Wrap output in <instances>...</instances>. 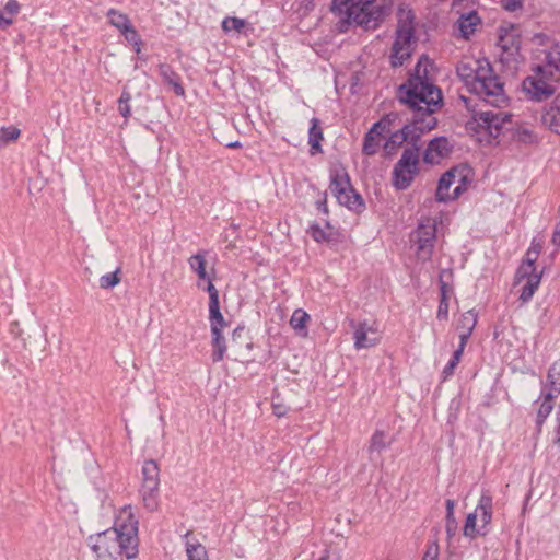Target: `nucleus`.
I'll return each instance as SVG.
<instances>
[{
  "mask_svg": "<svg viewBox=\"0 0 560 560\" xmlns=\"http://www.w3.org/2000/svg\"><path fill=\"white\" fill-rule=\"evenodd\" d=\"M456 72L467 90L482 102L497 108L508 104L504 84L487 59H463L458 62ZM460 100L467 109L474 112L467 128L476 132L479 141L491 142L492 139H497L504 125L510 122L511 115L501 109L477 112L471 108V98L462 95Z\"/></svg>",
  "mask_w": 560,
  "mask_h": 560,
  "instance_id": "f257e3e1",
  "label": "nucleus"
},
{
  "mask_svg": "<svg viewBox=\"0 0 560 560\" xmlns=\"http://www.w3.org/2000/svg\"><path fill=\"white\" fill-rule=\"evenodd\" d=\"M96 560H128L138 555V520L131 506L122 508L114 526L90 537Z\"/></svg>",
  "mask_w": 560,
  "mask_h": 560,
  "instance_id": "f03ea898",
  "label": "nucleus"
},
{
  "mask_svg": "<svg viewBox=\"0 0 560 560\" xmlns=\"http://www.w3.org/2000/svg\"><path fill=\"white\" fill-rule=\"evenodd\" d=\"M430 59L422 56L408 81L400 86L399 98L409 108L421 109L434 115L442 106L441 90L432 82Z\"/></svg>",
  "mask_w": 560,
  "mask_h": 560,
  "instance_id": "7ed1b4c3",
  "label": "nucleus"
},
{
  "mask_svg": "<svg viewBox=\"0 0 560 560\" xmlns=\"http://www.w3.org/2000/svg\"><path fill=\"white\" fill-rule=\"evenodd\" d=\"M332 7L339 12V28L342 32L348 25L375 30L389 10L386 0H334Z\"/></svg>",
  "mask_w": 560,
  "mask_h": 560,
  "instance_id": "20e7f679",
  "label": "nucleus"
},
{
  "mask_svg": "<svg viewBox=\"0 0 560 560\" xmlns=\"http://www.w3.org/2000/svg\"><path fill=\"white\" fill-rule=\"evenodd\" d=\"M415 31L416 15L408 5L401 4L397 12V28L389 56L393 67L402 66L411 57L417 46Z\"/></svg>",
  "mask_w": 560,
  "mask_h": 560,
  "instance_id": "39448f33",
  "label": "nucleus"
},
{
  "mask_svg": "<svg viewBox=\"0 0 560 560\" xmlns=\"http://www.w3.org/2000/svg\"><path fill=\"white\" fill-rule=\"evenodd\" d=\"M410 109L413 112L412 122L390 133L385 143L386 150L397 149L404 142H409L413 145L412 148H415L417 147V141L424 132L435 128L438 120L434 115L417 108Z\"/></svg>",
  "mask_w": 560,
  "mask_h": 560,
  "instance_id": "423d86ee",
  "label": "nucleus"
},
{
  "mask_svg": "<svg viewBox=\"0 0 560 560\" xmlns=\"http://www.w3.org/2000/svg\"><path fill=\"white\" fill-rule=\"evenodd\" d=\"M160 468L155 460H145L141 469L140 497L143 508L154 512L159 508Z\"/></svg>",
  "mask_w": 560,
  "mask_h": 560,
  "instance_id": "0eeeda50",
  "label": "nucleus"
},
{
  "mask_svg": "<svg viewBox=\"0 0 560 560\" xmlns=\"http://www.w3.org/2000/svg\"><path fill=\"white\" fill-rule=\"evenodd\" d=\"M493 500L489 491H482L474 513L467 515L464 535L475 538L478 535H486L487 527L492 520Z\"/></svg>",
  "mask_w": 560,
  "mask_h": 560,
  "instance_id": "6e6552de",
  "label": "nucleus"
},
{
  "mask_svg": "<svg viewBox=\"0 0 560 560\" xmlns=\"http://www.w3.org/2000/svg\"><path fill=\"white\" fill-rule=\"evenodd\" d=\"M419 148H407L393 171V183L397 189L410 186L419 168Z\"/></svg>",
  "mask_w": 560,
  "mask_h": 560,
  "instance_id": "1a4fd4ad",
  "label": "nucleus"
},
{
  "mask_svg": "<svg viewBox=\"0 0 560 560\" xmlns=\"http://www.w3.org/2000/svg\"><path fill=\"white\" fill-rule=\"evenodd\" d=\"M436 236V224L432 219H424L415 231L412 241L415 242L416 255L419 260L428 261L433 253Z\"/></svg>",
  "mask_w": 560,
  "mask_h": 560,
  "instance_id": "9d476101",
  "label": "nucleus"
},
{
  "mask_svg": "<svg viewBox=\"0 0 560 560\" xmlns=\"http://www.w3.org/2000/svg\"><path fill=\"white\" fill-rule=\"evenodd\" d=\"M466 177L458 170L452 168L443 174L439 180L435 194L436 200L445 202L455 199L462 194V191L466 190Z\"/></svg>",
  "mask_w": 560,
  "mask_h": 560,
  "instance_id": "9b49d317",
  "label": "nucleus"
},
{
  "mask_svg": "<svg viewBox=\"0 0 560 560\" xmlns=\"http://www.w3.org/2000/svg\"><path fill=\"white\" fill-rule=\"evenodd\" d=\"M553 81L538 71L535 66L533 74L523 81L524 93L534 101H544L555 93Z\"/></svg>",
  "mask_w": 560,
  "mask_h": 560,
  "instance_id": "f8f14e48",
  "label": "nucleus"
},
{
  "mask_svg": "<svg viewBox=\"0 0 560 560\" xmlns=\"http://www.w3.org/2000/svg\"><path fill=\"white\" fill-rule=\"evenodd\" d=\"M329 189L337 198L338 202L347 208L353 209L361 205V198L352 189L349 176L346 172H337L331 177Z\"/></svg>",
  "mask_w": 560,
  "mask_h": 560,
  "instance_id": "ddd939ff",
  "label": "nucleus"
},
{
  "mask_svg": "<svg viewBox=\"0 0 560 560\" xmlns=\"http://www.w3.org/2000/svg\"><path fill=\"white\" fill-rule=\"evenodd\" d=\"M538 71L551 81H560V44L539 50L536 55Z\"/></svg>",
  "mask_w": 560,
  "mask_h": 560,
  "instance_id": "4468645a",
  "label": "nucleus"
},
{
  "mask_svg": "<svg viewBox=\"0 0 560 560\" xmlns=\"http://www.w3.org/2000/svg\"><path fill=\"white\" fill-rule=\"evenodd\" d=\"M397 118L396 114H388L380 121L375 122L364 137L362 151L366 155H373L377 152L382 138L390 132V125Z\"/></svg>",
  "mask_w": 560,
  "mask_h": 560,
  "instance_id": "2eb2a0df",
  "label": "nucleus"
},
{
  "mask_svg": "<svg viewBox=\"0 0 560 560\" xmlns=\"http://www.w3.org/2000/svg\"><path fill=\"white\" fill-rule=\"evenodd\" d=\"M542 272H536V268L532 264L523 261L520 266L516 278L518 281L525 280V284L522 288L520 299L523 302L529 301L535 291L538 289L541 281Z\"/></svg>",
  "mask_w": 560,
  "mask_h": 560,
  "instance_id": "dca6fc26",
  "label": "nucleus"
},
{
  "mask_svg": "<svg viewBox=\"0 0 560 560\" xmlns=\"http://www.w3.org/2000/svg\"><path fill=\"white\" fill-rule=\"evenodd\" d=\"M498 45L502 49L506 61L516 60L520 51L521 39L518 28L510 24L509 26H501L499 28V40Z\"/></svg>",
  "mask_w": 560,
  "mask_h": 560,
  "instance_id": "f3484780",
  "label": "nucleus"
},
{
  "mask_svg": "<svg viewBox=\"0 0 560 560\" xmlns=\"http://www.w3.org/2000/svg\"><path fill=\"white\" fill-rule=\"evenodd\" d=\"M353 339L354 348L360 350L376 346L380 342L381 336L376 327L363 322L354 326Z\"/></svg>",
  "mask_w": 560,
  "mask_h": 560,
  "instance_id": "a211bd4d",
  "label": "nucleus"
},
{
  "mask_svg": "<svg viewBox=\"0 0 560 560\" xmlns=\"http://www.w3.org/2000/svg\"><path fill=\"white\" fill-rule=\"evenodd\" d=\"M456 14L458 15L455 24L457 36L469 39L481 25V19L475 10L458 12Z\"/></svg>",
  "mask_w": 560,
  "mask_h": 560,
  "instance_id": "6ab92c4d",
  "label": "nucleus"
},
{
  "mask_svg": "<svg viewBox=\"0 0 560 560\" xmlns=\"http://www.w3.org/2000/svg\"><path fill=\"white\" fill-rule=\"evenodd\" d=\"M450 153L448 140L444 137L434 138L428 144L423 160L428 164H438Z\"/></svg>",
  "mask_w": 560,
  "mask_h": 560,
  "instance_id": "aec40b11",
  "label": "nucleus"
},
{
  "mask_svg": "<svg viewBox=\"0 0 560 560\" xmlns=\"http://www.w3.org/2000/svg\"><path fill=\"white\" fill-rule=\"evenodd\" d=\"M541 122L551 131L560 135V93L552 100L542 114Z\"/></svg>",
  "mask_w": 560,
  "mask_h": 560,
  "instance_id": "412c9836",
  "label": "nucleus"
},
{
  "mask_svg": "<svg viewBox=\"0 0 560 560\" xmlns=\"http://www.w3.org/2000/svg\"><path fill=\"white\" fill-rule=\"evenodd\" d=\"M311 322V316L302 308L293 312L290 318V326L299 337L306 338L308 335L307 325Z\"/></svg>",
  "mask_w": 560,
  "mask_h": 560,
  "instance_id": "4be33fe9",
  "label": "nucleus"
},
{
  "mask_svg": "<svg viewBox=\"0 0 560 560\" xmlns=\"http://www.w3.org/2000/svg\"><path fill=\"white\" fill-rule=\"evenodd\" d=\"M190 533L185 535L186 537V555L188 560H209L208 551L206 547L195 538H189Z\"/></svg>",
  "mask_w": 560,
  "mask_h": 560,
  "instance_id": "5701e85b",
  "label": "nucleus"
},
{
  "mask_svg": "<svg viewBox=\"0 0 560 560\" xmlns=\"http://www.w3.org/2000/svg\"><path fill=\"white\" fill-rule=\"evenodd\" d=\"M560 372L553 364L547 373L546 384L544 386L542 394H546L549 398H556L560 394Z\"/></svg>",
  "mask_w": 560,
  "mask_h": 560,
  "instance_id": "b1692460",
  "label": "nucleus"
},
{
  "mask_svg": "<svg viewBox=\"0 0 560 560\" xmlns=\"http://www.w3.org/2000/svg\"><path fill=\"white\" fill-rule=\"evenodd\" d=\"M160 74L163 78V80L173 88L174 93L176 95L183 96L185 94V90L180 84L179 75L176 72H174L170 66L161 65Z\"/></svg>",
  "mask_w": 560,
  "mask_h": 560,
  "instance_id": "393cba45",
  "label": "nucleus"
},
{
  "mask_svg": "<svg viewBox=\"0 0 560 560\" xmlns=\"http://www.w3.org/2000/svg\"><path fill=\"white\" fill-rule=\"evenodd\" d=\"M323 140V130L319 126L317 118H312L308 131V144L311 145L312 154L320 151V141Z\"/></svg>",
  "mask_w": 560,
  "mask_h": 560,
  "instance_id": "a878e982",
  "label": "nucleus"
},
{
  "mask_svg": "<svg viewBox=\"0 0 560 560\" xmlns=\"http://www.w3.org/2000/svg\"><path fill=\"white\" fill-rule=\"evenodd\" d=\"M211 336H212L211 343L213 347L212 360L214 362H220L223 360L224 354L226 352L225 339L222 336V331H211Z\"/></svg>",
  "mask_w": 560,
  "mask_h": 560,
  "instance_id": "bb28decb",
  "label": "nucleus"
},
{
  "mask_svg": "<svg viewBox=\"0 0 560 560\" xmlns=\"http://www.w3.org/2000/svg\"><path fill=\"white\" fill-rule=\"evenodd\" d=\"M389 442L387 441V435L384 431L377 430L373 433L370 445L369 453L372 456L373 454H381L387 446H389Z\"/></svg>",
  "mask_w": 560,
  "mask_h": 560,
  "instance_id": "cd10ccee",
  "label": "nucleus"
},
{
  "mask_svg": "<svg viewBox=\"0 0 560 560\" xmlns=\"http://www.w3.org/2000/svg\"><path fill=\"white\" fill-rule=\"evenodd\" d=\"M209 319L211 331H222V328L226 325L220 312V305L215 303H209Z\"/></svg>",
  "mask_w": 560,
  "mask_h": 560,
  "instance_id": "c85d7f7f",
  "label": "nucleus"
},
{
  "mask_svg": "<svg viewBox=\"0 0 560 560\" xmlns=\"http://www.w3.org/2000/svg\"><path fill=\"white\" fill-rule=\"evenodd\" d=\"M188 264H189L190 268L197 273V276L200 280H206V279L210 278L206 271L205 255H202L200 253L192 255L188 259Z\"/></svg>",
  "mask_w": 560,
  "mask_h": 560,
  "instance_id": "c756f323",
  "label": "nucleus"
},
{
  "mask_svg": "<svg viewBox=\"0 0 560 560\" xmlns=\"http://www.w3.org/2000/svg\"><path fill=\"white\" fill-rule=\"evenodd\" d=\"M107 16L109 19V23L120 32L126 31L127 27L131 25L129 18L115 9H110Z\"/></svg>",
  "mask_w": 560,
  "mask_h": 560,
  "instance_id": "7c9ffc66",
  "label": "nucleus"
},
{
  "mask_svg": "<svg viewBox=\"0 0 560 560\" xmlns=\"http://www.w3.org/2000/svg\"><path fill=\"white\" fill-rule=\"evenodd\" d=\"M476 324L477 314L472 310L467 311L460 316L457 323V330L472 332Z\"/></svg>",
  "mask_w": 560,
  "mask_h": 560,
  "instance_id": "2f4dec72",
  "label": "nucleus"
},
{
  "mask_svg": "<svg viewBox=\"0 0 560 560\" xmlns=\"http://www.w3.org/2000/svg\"><path fill=\"white\" fill-rule=\"evenodd\" d=\"M542 401L538 408V411H537V424L538 425H541L542 422L547 419V417L550 415V412L552 411L553 409V404H552V399L553 398H549L546 394H542Z\"/></svg>",
  "mask_w": 560,
  "mask_h": 560,
  "instance_id": "473e14b6",
  "label": "nucleus"
},
{
  "mask_svg": "<svg viewBox=\"0 0 560 560\" xmlns=\"http://www.w3.org/2000/svg\"><path fill=\"white\" fill-rule=\"evenodd\" d=\"M120 269L117 268L114 272L104 275L100 278V287L102 289H110L120 282Z\"/></svg>",
  "mask_w": 560,
  "mask_h": 560,
  "instance_id": "72a5a7b5",
  "label": "nucleus"
},
{
  "mask_svg": "<svg viewBox=\"0 0 560 560\" xmlns=\"http://www.w3.org/2000/svg\"><path fill=\"white\" fill-rule=\"evenodd\" d=\"M21 130L15 126L2 127L0 129V141L12 142L20 138Z\"/></svg>",
  "mask_w": 560,
  "mask_h": 560,
  "instance_id": "f704fd0d",
  "label": "nucleus"
},
{
  "mask_svg": "<svg viewBox=\"0 0 560 560\" xmlns=\"http://www.w3.org/2000/svg\"><path fill=\"white\" fill-rule=\"evenodd\" d=\"M128 43H130L137 52L141 50V38L137 31L130 25L126 31L121 32Z\"/></svg>",
  "mask_w": 560,
  "mask_h": 560,
  "instance_id": "c9c22d12",
  "label": "nucleus"
},
{
  "mask_svg": "<svg viewBox=\"0 0 560 560\" xmlns=\"http://www.w3.org/2000/svg\"><path fill=\"white\" fill-rule=\"evenodd\" d=\"M245 26V21L238 18H226L222 22V28L225 32L236 31L241 32Z\"/></svg>",
  "mask_w": 560,
  "mask_h": 560,
  "instance_id": "e433bc0d",
  "label": "nucleus"
},
{
  "mask_svg": "<svg viewBox=\"0 0 560 560\" xmlns=\"http://www.w3.org/2000/svg\"><path fill=\"white\" fill-rule=\"evenodd\" d=\"M308 233L316 242H323L327 240L325 231L317 223H312L310 225Z\"/></svg>",
  "mask_w": 560,
  "mask_h": 560,
  "instance_id": "4c0bfd02",
  "label": "nucleus"
},
{
  "mask_svg": "<svg viewBox=\"0 0 560 560\" xmlns=\"http://www.w3.org/2000/svg\"><path fill=\"white\" fill-rule=\"evenodd\" d=\"M469 3H474V0H453L452 9L455 13L468 11Z\"/></svg>",
  "mask_w": 560,
  "mask_h": 560,
  "instance_id": "58836bf2",
  "label": "nucleus"
},
{
  "mask_svg": "<svg viewBox=\"0 0 560 560\" xmlns=\"http://www.w3.org/2000/svg\"><path fill=\"white\" fill-rule=\"evenodd\" d=\"M501 3L506 11L514 12L522 8L523 0H501Z\"/></svg>",
  "mask_w": 560,
  "mask_h": 560,
  "instance_id": "ea45409f",
  "label": "nucleus"
},
{
  "mask_svg": "<svg viewBox=\"0 0 560 560\" xmlns=\"http://www.w3.org/2000/svg\"><path fill=\"white\" fill-rule=\"evenodd\" d=\"M207 280H208V285H207L206 290L209 293V298H210V302L209 303L219 304V292L215 289V287L213 285V283L211 281V278H209Z\"/></svg>",
  "mask_w": 560,
  "mask_h": 560,
  "instance_id": "a19ab883",
  "label": "nucleus"
},
{
  "mask_svg": "<svg viewBox=\"0 0 560 560\" xmlns=\"http://www.w3.org/2000/svg\"><path fill=\"white\" fill-rule=\"evenodd\" d=\"M439 319H446L448 316V302L447 298L441 299L436 314Z\"/></svg>",
  "mask_w": 560,
  "mask_h": 560,
  "instance_id": "79ce46f5",
  "label": "nucleus"
},
{
  "mask_svg": "<svg viewBox=\"0 0 560 560\" xmlns=\"http://www.w3.org/2000/svg\"><path fill=\"white\" fill-rule=\"evenodd\" d=\"M446 533L448 537H453L457 530V522L454 515L446 516Z\"/></svg>",
  "mask_w": 560,
  "mask_h": 560,
  "instance_id": "37998d69",
  "label": "nucleus"
},
{
  "mask_svg": "<svg viewBox=\"0 0 560 560\" xmlns=\"http://www.w3.org/2000/svg\"><path fill=\"white\" fill-rule=\"evenodd\" d=\"M439 557V547L436 544H431L428 546L427 552L423 557V560H438Z\"/></svg>",
  "mask_w": 560,
  "mask_h": 560,
  "instance_id": "c03bdc74",
  "label": "nucleus"
},
{
  "mask_svg": "<svg viewBox=\"0 0 560 560\" xmlns=\"http://www.w3.org/2000/svg\"><path fill=\"white\" fill-rule=\"evenodd\" d=\"M4 11L10 15H15L20 11V4L16 0H9L4 7Z\"/></svg>",
  "mask_w": 560,
  "mask_h": 560,
  "instance_id": "a18cd8bd",
  "label": "nucleus"
},
{
  "mask_svg": "<svg viewBox=\"0 0 560 560\" xmlns=\"http://www.w3.org/2000/svg\"><path fill=\"white\" fill-rule=\"evenodd\" d=\"M118 110L127 120L131 115V109L129 103H118Z\"/></svg>",
  "mask_w": 560,
  "mask_h": 560,
  "instance_id": "49530a36",
  "label": "nucleus"
},
{
  "mask_svg": "<svg viewBox=\"0 0 560 560\" xmlns=\"http://www.w3.org/2000/svg\"><path fill=\"white\" fill-rule=\"evenodd\" d=\"M458 363L453 361V360H450V362L447 363V365L444 368L443 370V377L444 380L447 378L448 376H451L454 372V369L455 366L457 365Z\"/></svg>",
  "mask_w": 560,
  "mask_h": 560,
  "instance_id": "de8ad7c7",
  "label": "nucleus"
},
{
  "mask_svg": "<svg viewBox=\"0 0 560 560\" xmlns=\"http://www.w3.org/2000/svg\"><path fill=\"white\" fill-rule=\"evenodd\" d=\"M458 331H459V345H458V347H460L462 349H465L466 343H467L468 339L471 336V332L462 331V330H458Z\"/></svg>",
  "mask_w": 560,
  "mask_h": 560,
  "instance_id": "09e8293b",
  "label": "nucleus"
},
{
  "mask_svg": "<svg viewBox=\"0 0 560 560\" xmlns=\"http://www.w3.org/2000/svg\"><path fill=\"white\" fill-rule=\"evenodd\" d=\"M538 256H539V254H537V252H535V250H527L526 257H525L524 261L535 266V262H536Z\"/></svg>",
  "mask_w": 560,
  "mask_h": 560,
  "instance_id": "8fccbe9b",
  "label": "nucleus"
},
{
  "mask_svg": "<svg viewBox=\"0 0 560 560\" xmlns=\"http://www.w3.org/2000/svg\"><path fill=\"white\" fill-rule=\"evenodd\" d=\"M541 249H542V242L540 240L534 238L532 241V244H530V247L528 248V250H535V252H537V254H540Z\"/></svg>",
  "mask_w": 560,
  "mask_h": 560,
  "instance_id": "3c124183",
  "label": "nucleus"
},
{
  "mask_svg": "<svg viewBox=\"0 0 560 560\" xmlns=\"http://www.w3.org/2000/svg\"><path fill=\"white\" fill-rule=\"evenodd\" d=\"M446 516L454 515L455 502L451 499L446 500Z\"/></svg>",
  "mask_w": 560,
  "mask_h": 560,
  "instance_id": "603ef678",
  "label": "nucleus"
},
{
  "mask_svg": "<svg viewBox=\"0 0 560 560\" xmlns=\"http://www.w3.org/2000/svg\"><path fill=\"white\" fill-rule=\"evenodd\" d=\"M131 101V94L129 91L127 90H124L119 100H118V103H129Z\"/></svg>",
  "mask_w": 560,
  "mask_h": 560,
  "instance_id": "864d4df0",
  "label": "nucleus"
},
{
  "mask_svg": "<svg viewBox=\"0 0 560 560\" xmlns=\"http://www.w3.org/2000/svg\"><path fill=\"white\" fill-rule=\"evenodd\" d=\"M12 19L11 18H5L4 14L0 11V25L2 27H7L9 25L12 24Z\"/></svg>",
  "mask_w": 560,
  "mask_h": 560,
  "instance_id": "5fc2aeb1",
  "label": "nucleus"
},
{
  "mask_svg": "<svg viewBox=\"0 0 560 560\" xmlns=\"http://www.w3.org/2000/svg\"><path fill=\"white\" fill-rule=\"evenodd\" d=\"M463 352H464V349H462L460 347H458L454 353H453V357L451 360L455 361V362H459L460 361V358L463 355Z\"/></svg>",
  "mask_w": 560,
  "mask_h": 560,
  "instance_id": "6e6d98bb",
  "label": "nucleus"
},
{
  "mask_svg": "<svg viewBox=\"0 0 560 560\" xmlns=\"http://www.w3.org/2000/svg\"><path fill=\"white\" fill-rule=\"evenodd\" d=\"M243 334H244V329L243 328H240V327L235 328L234 331H233V340H236Z\"/></svg>",
  "mask_w": 560,
  "mask_h": 560,
  "instance_id": "4d7b16f0",
  "label": "nucleus"
},
{
  "mask_svg": "<svg viewBox=\"0 0 560 560\" xmlns=\"http://www.w3.org/2000/svg\"><path fill=\"white\" fill-rule=\"evenodd\" d=\"M447 298L446 284L442 282L441 285V299Z\"/></svg>",
  "mask_w": 560,
  "mask_h": 560,
  "instance_id": "13d9d810",
  "label": "nucleus"
},
{
  "mask_svg": "<svg viewBox=\"0 0 560 560\" xmlns=\"http://www.w3.org/2000/svg\"><path fill=\"white\" fill-rule=\"evenodd\" d=\"M229 148H240L241 147V143L238 141H235V142H231L228 144Z\"/></svg>",
  "mask_w": 560,
  "mask_h": 560,
  "instance_id": "bf43d9fd",
  "label": "nucleus"
},
{
  "mask_svg": "<svg viewBox=\"0 0 560 560\" xmlns=\"http://www.w3.org/2000/svg\"><path fill=\"white\" fill-rule=\"evenodd\" d=\"M275 413H276L278 417H281L284 412H283L280 408H278V407H276V406H275Z\"/></svg>",
  "mask_w": 560,
  "mask_h": 560,
  "instance_id": "052dcab7",
  "label": "nucleus"
},
{
  "mask_svg": "<svg viewBox=\"0 0 560 560\" xmlns=\"http://www.w3.org/2000/svg\"><path fill=\"white\" fill-rule=\"evenodd\" d=\"M317 560H329V556L324 555V556L319 557Z\"/></svg>",
  "mask_w": 560,
  "mask_h": 560,
  "instance_id": "680f3d73",
  "label": "nucleus"
}]
</instances>
